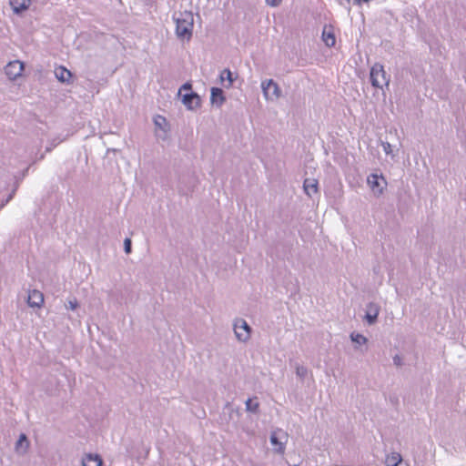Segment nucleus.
<instances>
[{"label": "nucleus", "instance_id": "1", "mask_svg": "<svg viewBox=\"0 0 466 466\" xmlns=\"http://www.w3.org/2000/svg\"><path fill=\"white\" fill-rule=\"evenodd\" d=\"M124 446L127 457L131 461H137L138 463L146 459L150 450L149 446L145 443L140 435L127 439Z\"/></svg>", "mask_w": 466, "mask_h": 466}, {"label": "nucleus", "instance_id": "2", "mask_svg": "<svg viewBox=\"0 0 466 466\" xmlns=\"http://www.w3.org/2000/svg\"><path fill=\"white\" fill-rule=\"evenodd\" d=\"M176 22V33L179 38L189 40L192 36L194 26V16L190 11L180 12L178 16L174 17Z\"/></svg>", "mask_w": 466, "mask_h": 466}, {"label": "nucleus", "instance_id": "3", "mask_svg": "<svg viewBox=\"0 0 466 466\" xmlns=\"http://www.w3.org/2000/svg\"><path fill=\"white\" fill-rule=\"evenodd\" d=\"M370 79L372 86L380 89L383 88V86H388L390 83V78L387 77L384 67L380 63H376L371 66Z\"/></svg>", "mask_w": 466, "mask_h": 466}, {"label": "nucleus", "instance_id": "4", "mask_svg": "<svg viewBox=\"0 0 466 466\" xmlns=\"http://www.w3.org/2000/svg\"><path fill=\"white\" fill-rule=\"evenodd\" d=\"M269 441L273 451L277 453L279 457H282L284 454L286 444L289 441L288 433L281 429H277L271 432Z\"/></svg>", "mask_w": 466, "mask_h": 466}, {"label": "nucleus", "instance_id": "5", "mask_svg": "<svg viewBox=\"0 0 466 466\" xmlns=\"http://www.w3.org/2000/svg\"><path fill=\"white\" fill-rule=\"evenodd\" d=\"M261 89L265 98L268 101H275L281 96L279 85L272 79L262 81Z\"/></svg>", "mask_w": 466, "mask_h": 466}, {"label": "nucleus", "instance_id": "6", "mask_svg": "<svg viewBox=\"0 0 466 466\" xmlns=\"http://www.w3.org/2000/svg\"><path fill=\"white\" fill-rule=\"evenodd\" d=\"M234 333L238 340L247 342L251 334V328L243 319H237L234 322Z\"/></svg>", "mask_w": 466, "mask_h": 466}, {"label": "nucleus", "instance_id": "7", "mask_svg": "<svg viewBox=\"0 0 466 466\" xmlns=\"http://www.w3.org/2000/svg\"><path fill=\"white\" fill-rule=\"evenodd\" d=\"M368 184L376 194H381L387 182L382 175L371 174L368 177Z\"/></svg>", "mask_w": 466, "mask_h": 466}, {"label": "nucleus", "instance_id": "8", "mask_svg": "<svg viewBox=\"0 0 466 466\" xmlns=\"http://www.w3.org/2000/svg\"><path fill=\"white\" fill-rule=\"evenodd\" d=\"M24 65L20 61L9 62L5 67V73L9 79L15 80L22 75Z\"/></svg>", "mask_w": 466, "mask_h": 466}, {"label": "nucleus", "instance_id": "9", "mask_svg": "<svg viewBox=\"0 0 466 466\" xmlns=\"http://www.w3.org/2000/svg\"><path fill=\"white\" fill-rule=\"evenodd\" d=\"M154 124L156 126V137L158 139L166 140L167 137V119L162 116H157L154 118Z\"/></svg>", "mask_w": 466, "mask_h": 466}, {"label": "nucleus", "instance_id": "10", "mask_svg": "<svg viewBox=\"0 0 466 466\" xmlns=\"http://www.w3.org/2000/svg\"><path fill=\"white\" fill-rule=\"evenodd\" d=\"M182 102L187 109L193 110L200 106V97L197 93L190 92L183 96Z\"/></svg>", "mask_w": 466, "mask_h": 466}, {"label": "nucleus", "instance_id": "11", "mask_svg": "<svg viewBox=\"0 0 466 466\" xmlns=\"http://www.w3.org/2000/svg\"><path fill=\"white\" fill-rule=\"evenodd\" d=\"M27 303L31 308H40L44 303V295L36 289L29 290Z\"/></svg>", "mask_w": 466, "mask_h": 466}, {"label": "nucleus", "instance_id": "12", "mask_svg": "<svg viewBox=\"0 0 466 466\" xmlns=\"http://www.w3.org/2000/svg\"><path fill=\"white\" fill-rule=\"evenodd\" d=\"M380 306L376 303L370 302L367 305V310L365 314V319L369 325H372L377 321L379 313H380Z\"/></svg>", "mask_w": 466, "mask_h": 466}, {"label": "nucleus", "instance_id": "13", "mask_svg": "<svg viewBox=\"0 0 466 466\" xmlns=\"http://www.w3.org/2000/svg\"><path fill=\"white\" fill-rule=\"evenodd\" d=\"M55 76L62 83H70L72 73L65 66H60L55 69Z\"/></svg>", "mask_w": 466, "mask_h": 466}, {"label": "nucleus", "instance_id": "14", "mask_svg": "<svg viewBox=\"0 0 466 466\" xmlns=\"http://www.w3.org/2000/svg\"><path fill=\"white\" fill-rule=\"evenodd\" d=\"M318 186L319 183L314 178H306L303 183L304 191L309 198H312L314 194H317Z\"/></svg>", "mask_w": 466, "mask_h": 466}, {"label": "nucleus", "instance_id": "15", "mask_svg": "<svg viewBox=\"0 0 466 466\" xmlns=\"http://www.w3.org/2000/svg\"><path fill=\"white\" fill-rule=\"evenodd\" d=\"M210 100L213 105H216L218 106H222V104L225 101L223 90L219 87H212Z\"/></svg>", "mask_w": 466, "mask_h": 466}, {"label": "nucleus", "instance_id": "16", "mask_svg": "<svg viewBox=\"0 0 466 466\" xmlns=\"http://www.w3.org/2000/svg\"><path fill=\"white\" fill-rule=\"evenodd\" d=\"M385 463L387 466H408L403 463L401 455L399 452H391L386 456Z\"/></svg>", "mask_w": 466, "mask_h": 466}, {"label": "nucleus", "instance_id": "17", "mask_svg": "<svg viewBox=\"0 0 466 466\" xmlns=\"http://www.w3.org/2000/svg\"><path fill=\"white\" fill-rule=\"evenodd\" d=\"M82 466H102V459L97 454H86L81 461Z\"/></svg>", "mask_w": 466, "mask_h": 466}, {"label": "nucleus", "instance_id": "18", "mask_svg": "<svg viewBox=\"0 0 466 466\" xmlns=\"http://www.w3.org/2000/svg\"><path fill=\"white\" fill-rule=\"evenodd\" d=\"M30 0H10V5L15 14H19L28 8Z\"/></svg>", "mask_w": 466, "mask_h": 466}, {"label": "nucleus", "instance_id": "19", "mask_svg": "<svg viewBox=\"0 0 466 466\" xmlns=\"http://www.w3.org/2000/svg\"><path fill=\"white\" fill-rule=\"evenodd\" d=\"M322 40L325 43V45L329 47L335 46L336 38L331 28L327 29V27H324L322 31Z\"/></svg>", "mask_w": 466, "mask_h": 466}, {"label": "nucleus", "instance_id": "20", "mask_svg": "<svg viewBox=\"0 0 466 466\" xmlns=\"http://www.w3.org/2000/svg\"><path fill=\"white\" fill-rule=\"evenodd\" d=\"M28 446H29V441H28L25 434L22 433L16 441L15 450L17 452L25 453L26 451V450L28 449Z\"/></svg>", "mask_w": 466, "mask_h": 466}, {"label": "nucleus", "instance_id": "21", "mask_svg": "<svg viewBox=\"0 0 466 466\" xmlns=\"http://www.w3.org/2000/svg\"><path fill=\"white\" fill-rule=\"evenodd\" d=\"M350 339L353 342H355L359 345L366 344L368 341V339L365 336H363L362 334L354 333V332L350 334Z\"/></svg>", "mask_w": 466, "mask_h": 466}, {"label": "nucleus", "instance_id": "22", "mask_svg": "<svg viewBox=\"0 0 466 466\" xmlns=\"http://www.w3.org/2000/svg\"><path fill=\"white\" fill-rule=\"evenodd\" d=\"M227 79L228 81V86H230L232 84H233V77H232V73L229 69H224L221 74H220V79L221 81L223 82L224 79Z\"/></svg>", "mask_w": 466, "mask_h": 466}, {"label": "nucleus", "instance_id": "23", "mask_svg": "<svg viewBox=\"0 0 466 466\" xmlns=\"http://www.w3.org/2000/svg\"><path fill=\"white\" fill-rule=\"evenodd\" d=\"M296 374H297L298 377H299L300 379L303 380L307 376V374H308V370L304 366L297 365V367H296Z\"/></svg>", "mask_w": 466, "mask_h": 466}, {"label": "nucleus", "instance_id": "24", "mask_svg": "<svg viewBox=\"0 0 466 466\" xmlns=\"http://www.w3.org/2000/svg\"><path fill=\"white\" fill-rule=\"evenodd\" d=\"M246 407L248 410L256 411L258 408V404L257 402L253 403V400L251 399H248L246 401Z\"/></svg>", "mask_w": 466, "mask_h": 466}, {"label": "nucleus", "instance_id": "25", "mask_svg": "<svg viewBox=\"0 0 466 466\" xmlns=\"http://www.w3.org/2000/svg\"><path fill=\"white\" fill-rule=\"evenodd\" d=\"M381 146H382L383 151L386 155H392V147L389 142H387V141L382 142Z\"/></svg>", "mask_w": 466, "mask_h": 466}, {"label": "nucleus", "instance_id": "26", "mask_svg": "<svg viewBox=\"0 0 466 466\" xmlns=\"http://www.w3.org/2000/svg\"><path fill=\"white\" fill-rule=\"evenodd\" d=\"M413 466H424V460L420 458V456L413 455Z\"/></svg>", "mask_w": 466, "mask_h": 466}, {"label": "nucleus", "instance_id": "27", "mask_svg": "<svg viewBox=\"0 0 466 466\" xmlns=\"http://www.w3.org/2000/svg\"><path fill=\"white\" fill-rule=\"evenodd\" d=\"M124 250L127 254H129L131 252V239L126 238L124 240Z\"/></svg>", "mask_w": 466, "mask_h": 466}, {"label": "nucleus", "instance_id": "28", "mask_svg": "<svg viewBox=\"0 0 466 466\" xmlns=\"http://www.w3.org/2000/svg\"><path fill=\"white\" fill-rule=\"evenodd\" d=\"M77 307H78V302L76 299L73 300H69L68 304L66 306V308L71 310H75Z\"/></svg>", "mask_w": 466, "mask_h": 466}, {"label": "nucleus", "instance_id": "29", "mask_svg": "<svg viewBox=\"0 0 466 466\" xmlns=\"http://www.w3.org/2000/svg\"><path fill=\"white\" fill-rule=\"evenodd\" d=\"M393 363L394 365H396L397 367H400L402 366L403 362H402V358L400 356V355H395L393 357Z\"/></svg>", "mask_w": 466, "mask_h": 466}, {"label": "nucleus", "instance_id": "30", "mask_svg": "<svg viewBox=\"0 0 466 466\" xmlns=\"http://www.w3.org/2000/svg\"><path fill=\"white\" fill-rule=\"evenodd\" d=\"M192 86L190 83H185L178 90V94L181 93L182 90H191Z\"/></svg>", "mask_w": 466, "mask_h": 466}, {"label": "nucleus", "instance_id": "31", "mask_svg": "<svg viewBox=\"0 0 466 466\" xmlns=\"http://www.w3.org/2000/svg\"><path fill=\"white\" fill-rule=\"evenodd\" d=\"M266 2L271 6H277L281 3V0H266Z\"/></svg>", "mask_w": 466, "mask_h": 466}, {"label": "nucleus", "instance_id": "32", "mask_svg": "<svg viewBox=\"0 0 466 466\" xmlns=\"http://www.w3.org/2000/svg\"><path fill=\"white\" fill-rule=\"evenodd\" d=\"M224 465H227V466L231 465V466H233L234 462L231 460H229V459H226L225 461H224Z\"/></svg>", "mask_w": 466, "mask_h": 466}, {"label": "nucleus", "instance_id": "33", "mask_svg": "<svg viewBox=\"0 0 466 466\" xmlns=\"http://www.w3.org/2000/svg\"><path fill=\"white\" fill-rule=\"evenodd\" d=\"M12 198H13V193L8 196V198L5 200V203H7Z\"/></svg>", "mask_w": 466, "mask_h": 466}]
</instances>
